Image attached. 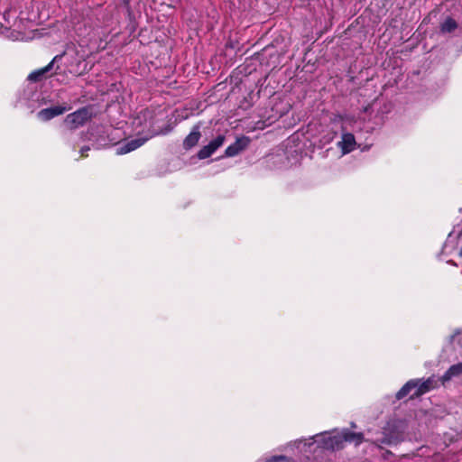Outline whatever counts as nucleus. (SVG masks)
I'll return each instance as SVG.
<instances>
[{"label":"nucleus","mask_w":462,"mask_h":462,"mask_svg":"<svg viewBox=\"0 0 462 462\" xmlns=\"http://www.w3.org/2000/svg\"><path fill=\"white\" fill-rule=\"evenodd\" d=\"M439 381L435 375L428 377L426 380L411 379L396 393L395 398L402 400L406 397L412 390L414 393L410 396V400H414L439 387Z\"/></svg>","instance_id":"obj_1"},{"label":"nucleus","mask_w":462,"mask_h":462,"mask_svg":"<svg viewBox=\"0 0 462 462\" xmlns=\"http://www.w3.org/2000/svg\"><path fill=\"white\" fill-rule=\"evenodd\" d=\"M404 439V425L402 421L392 420L383 428L381 436L371 441L380 449L384 446H396Z\"/></svg>","instance_id":"obj_2"},{"label":"nucleus","mask_w":462,"mask_h":462,"mask_svg":"<svg viewBox=\"0 0 462 462\" xmlns=\"http://www.w3.org/2000/svg\"><path fill=\"white\" fill-rule=\"evenodd\" d=\"M92 116L91 109L88 106L80 107L75 112L67 115L64 119V125L67 129L73 131L83 126Z\"/></svg>","instance_id":"obj_3"},{"label":"nucleus","mask_w":462,"mask_h":462,"mask_svg":"<svg viewBox=\"0 0 462 462\" xmlns=\"http://www.w3.org/2000/svg\"><path fill=\"white\" fill-rule=\"evenodd\" d=\"M226 141L225 134H218L216 138L211 140L207 145L202 146L198 153L197 157L199 160H205L209 158L212 154L216 152V151L220 148Z\"/></svg>","instance_id":"obj_4"},{"label":"nucleus","mask_w":462,"mask_h":462,"mask_svg":"<svg viewBox=\"0 0 462 462\" xmlns=\"http://www.w3.org/2000/svg\"><path fill=\"white\" fill-rule=\"evenodd\" d=\"M201 122H199L196 125H194L189 134L184 138L182 142V148L185 151H189L198 145L201 138Z\"/></svg>","instance_id":"obj_5"},{"label":"nucleus","mask_w":462,"mask_h":462,"mask_svg":"<svg viewBox=\"0 0 462 462\" xmlns=\"http://www.w3.org/2000/svg\"><path fill=\"white\" fill-rule=\"evenodd\" d=\"M60 58H61L60 55H56L52 59V60L49 64H47L45 67L31 72L28 75L27 79L31 82H40V81L47 79L48 78L47 74H48V72H50L52 69L54 62Z\"/></svg>","instance_id":"obj_6"},{"label":"nucleus","mask_w":462,"mask_h":462,"mask_svg":"<svg viewBox=\"0 0 462 462\" xmlns=\"http://www.w3.org/2000/svg\"><path fill=\"white\" fill-rule=\"evenodd\" d=\"M69 106H54L48 108H43L40 110L37 114V116L42 121H49L58 116L64 114L66 111L69 110Z\"/></svg>","instance_id":"obj_7"},{"label":"nucleus","mask_w":462,"mask_h":462,"mask_svg":"<svg viewBox=\"0 0 462 462\" xmlns=\"http://www.w3.org/2000/svg\"><path fill=\"white\" fill-rule=\"evenodd\" d=\"M250 143V139L247 136H242L239 138H236L235 143L230 144L226 147L225 150V156L226 157H234L239 154L242 151H244Z\"/></svg>","instance_id":"obj_8"},{"label":"nucleus","mask_w":462,"mask_h":462,"mask_svg":"<svg viewBox=\"0 0 462 462\" xmlns=\"http://www.w3.org/2000/svg\"><path fill=\"white\" fill-rule=\"evenodd\" d=\"M148 138H135L121 144L116 151L117 154H126L141 147Z\"/></svg>","instance_id":"obj_9"},{"label":"nucleus","mask_w":462,"mask_h":462,"mask_svg":"<svg viewBox=\"0 0 462 462\" xmlns=\"http://www.w3.org/2000/svg\"><path fill=\"white\" fill-rule=\"evenodd\" d=\"M356 138L351 133H345L342 134V141L339 143L342 153L346 154L353 152L356 148Z\"/></svg>","instance_id":"obj_10"},{"label":"nucleus","mask_w":462,"mask_h":462,"mask_svg":"<svg viewBox=\"0 0 462 462\" xmlns=\"http://www.w3.org/2000/svg\"><path fill=\"white\" fill-rule=\"evenodd\" d=\"M462 374V362L452 365L439 378L442 385L449 382L452 378L460 376Z\"/></svg>","instance_id":"obj_11"},{"label":"nucleus","mask_w":462,"mask_h":462,"mask_svg":"<svg viewBox=\"0 0 462 462\" xmlns=\"http://www.w3.org/2000/svg\"><path fill=\"white\" fill-rule=\"evenodd\" d=\"M342 432L345 442L354 443L356 446H358L365 440L362 432H352L347 429L342 430Z\"/></svg>","instance_id":"obj_12"},{"label":"nucleus","mask_w":462,"mask_h":462,"mask_svg":"<svg viewBox=\"0 0 462 462\" xmlns=\"http://www.w3.org/2000/svg\"><path fill=\"white\" fill-rule=\"evenodd\" d=\"M343 432L330 437L326 442V447L332 450H339L344 448Z\"/></svg>","instance_id":"obj_13"},{"label":"nucleus","mask_w":462,"mask_h":462,"mask_svg":"<svg viewBox=\"0 0 462 462\" xmlns=\"http://www.w3.org/2000/svg\"><path fill=\"white\" fill-rule=\"evenodd\" d=\"M458 24L457 21L451 16L446 17V19L440 23L439 30L442 33H450L457 28Z\"/></svg>","instance_id":"obj_14"},{"label":"nucleus","mask_w":462,"mask_h":462,"mask_svg":"<svg viewBox=\"0 0 462 462\" xmlns=\"http://www.w3.org/2000/svg\"><path fill=\"white\" fill-rule=\"evenodd\" d=\"M147 118H152V112L148 109L142 110L137 116L139 121L142 119L146 120Z\"/></svg>","instance_id":"obj_15"},{"label":"nucleus","mask_w":462,"mask_h":462,"mask_svg":"<svg viewBox=\"0 0 462 462\" xmlns=\"http://www.w3.org/2000/svg\"><path fill=\"white\" fill-rule=\"evenodd\" d=\"M88 151H90V147L88 146V145H85L83 147H81L80 149V156L83 157V158H86L88 156Z\"/></svg>","instance_id":"obj_16"},{"label":"nucleus","mask_w":462,"mask_h":462,"mask_svg":"<svg viewBox=\"0 0 462 462\" xmlns=\"http://www.w3.org/2000/svg\"><path fill=\"white\" fill-rule=\"evenodd\" d=\"M390 456H393V453L390 450H384V452L382 455L383 458H384V459H387L388 457H390Z\"/></svg>","instance_id":"obj_17"},{"label":"nucleus","mask_w":462,"mask_h":462,"mask_svg":"<svg viewBox=\"0 0 462 462\" xmlns=\"http://www.w3.org/2000/svg\"><path fill=\"white\" fill-rule=\"evenodd\" d=\"M458 254H459V256L462 257V247L460 248V251H459Z\"/></svg>","instance_id":"obj_18"}]
</instances>
